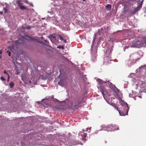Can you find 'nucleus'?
Listing matches in <instances>:
<instances>
[{
    "instance_id": "obj_1",
    "label": "nucleus",
    "mask_w": 146,
    "mask_h": 146,
    "mask_svg": "<svg viewBox=\"0 0 146 146\" xmlns=\"http://www.w3.org/2000/svg\"><path fill=\"white\" fill-rule=\"evenodd\" d=\"M121 107L119 109L118 107L116 106H114V107L119 111L121 115L125 116L128 113L129 106L127 103L124 102L123 101L121 102Z\"/></svg>"
},
{
    "instance_id": "obj_2",
    "label": "nucleus",
    "mask_w": 146,
    "mask_h": 146,
    "mask_svg": "<svg viewBox=\"0 0 146 146\" xmlns=\"http://www.w3.org/2000/svg\"><path fill=\"white\" fill-rule=\"evenodd\" d=\"M143 37L139 38L138 40L133 43V45L134 47L140 48L145 46Z\"/></svg>"
},
{
    "instance_id": "obj_3",
    "label": "nucleus",
    "mask_w": 146,
    "mask_h": 146,
    "mask_svg": "<svg viewBox=\"0 0 146 146\" xmlns=\"http://www.w3.org/2000/svg\"><path fill=\"white\" fill-rule=\"evenodd\" d=\"M97 52V49L96 48H92V60H93V61H94V60L96 59V58L97 56V55L96 54Z\"/></svg>"
},
{
    "instance_id": "obj_4",
    "label": "nucleus",
    "mask_w": 146,
    "mask_h": 146,
    "mask_svg": "<svg viewBox=\"0 0 146 146\" xmlns=\"http://www.w3.org/2000/svg\"><path fill=\"white\" fill-rule=\"evenodd\" d=\"M103 127L102 129L105 128L103 129L104 130H107L108 131H111L113 130H117L119 129V127H117L116 128V129H113V126L112 125H108L104 126H102Z\"/></svg>"
},
{
    "instance_id": "obj_5",
    "label": "nucleus",
    "mask_w": 146,
    "mask_h": 146,
    "mask_svg": "<svg viewBox=\"0 0 146 146\" xmlns=\"http://www.w3.org/2000/svg\"><path fill=\"white\" fill-rule=\"evenodd\" d=\"M139 9H140L139 8L137 7L134 9H133L129 11V13L131 15H133L135 14V13L137 12L138 11Z\"/></svg>"
},
{
    "instance_id": "obj_6",
    "label": "nucleus",
    "mask_w": 146,
    "mask_h": 146,
    "mask_svg": "<svg viewBox=\"0 0 146 146\" xmlns=\"http://www.w3.org/2000/svg\"><path fill=\"white\" fill-rule=\"evenodd\" d=\"M138 85L141 88H143L146 87L145 83L142 81H139L138 82Z\"/></svg>"
},
{
    "instance_id": "obj_7",
    "label": "nucleus",
    "mask_w": 146,
    "mask_h": 146,
    "mask_svg": "<svg viewBox=\"0 0 146 146\" xmlns=\"http://www.w3.org/2000/svg\"><path fill=\"white\" fill-rule=\"evenodd\" d=\"M80 103V101L72 102L71 103L72 107H77Z\"/></svg>"
},
{
    "instance_id": "obj_8",
    "label": "nucleus",
    "mask_w": 146,
    "mask_h": 146,
    "mask_svg": "<svg viewBox=\"0 0 146 146\" xmlns=\"http://www.w3.org/2000/svg\"><path fill=\"white\" fill-rule=\"evenodd\" d=\"M100 91L101 92L102 94L104 97L105 93L106 92V88L103 86H101L100 87Z\"/></svg>"
},
{
    "instance_id": "obj_9",
    "label": "nucleus",
    "mask_w": 146,
    "mask_h": 146,
    "mask_svg": "<svg viewBox=\"0 0 146 146\" xmlns=\"http://www.w3.org/2000/svg\"><path fill=\"white\" fill-rule=\"evenodd\" d=\"M144 0H139L137 1V3L139 4L138 5L137 7L140 9L142 7V4Z\"/></svg>"
},
{
    "instance_id": "obj_10",
    "label": "nucleus",
    "mask_w": 146,
    "mask_h": 146,
    "mask_svg": "<svg viewBox=\"0 0 146 146\" xmlns=\"http://www.w3.org/2000/svg\"><path fill=\"white\" fill-rule=\"evenodd\" d=\"M110 86V88L114 92H116V91L115 90L116 87L115 85H113L111 83Z\"/></svg>"
},
{
    "instance_id": "obj_11",
    "label": "nucleus",
    "mask_w": 146,
    "mask_h": 146,
    "mask_svg": "<svg viewBox=\"0 0 146 146\" xmlns=\"http://www.w3.org/2000/svg\"><path fill=\"white\" fill-rule=\"evenodd\" d=\"M111 6L110 4H108L105 7V8L108 10H110L111 9Z\"/></svg>"
},
{
    "instance_id": "obj_12",
    "label": "nucleus",
    "mask_w": 146,
    "mask_h": 146,
    "mask_svg": "<svg viewBox=\"0 0 146 146\" xmlns=\"http://www.w3.org/2000/svg\"><path fill=\"white\" fill-rule=\"evenodd\" d=\"M14 83L12 82H10L9 83V85L10 86V88H13L14 86Z\"/></svg>"
},
{
    "instance_id": "obj_13",
    "label": "nucleus",
    "mask_w": 146,
    "mask_h": 146,
    "mask_svg": "<svg viewBox=\"0 0 146 146\" xmlns=\"http://www.w3.org/2000/svg\"><path fill=\"white\" fill-rule=\"evenodd\" d=\"M19 7L21 9H26V7L22 5V4L20 5Z\"/></svg>"
},
{
    "instance_id": "obj_14",
    "label": "nucleus",
    "mask_w": 146,
    "mask_h": 146,
    "mask_svg": "<svg viewBox=\"0 0 146 146\" xmlns=\"http://www.w3.org/2000/svg\"><path fill=\"white\" fill-rule=\"evenodd\" d=\"M56 36H57V37H59L61 41L63 40V37L60 35L58 34L56 35Z\"/></svg>"
},
{
    "instance_id": "obj_15",
    "label": "nucleus",
    "mask_w": 146,
    "mask_h": 146,
    "mask_svg": "<svg viewBox=\"0 0 146 146\" xmlns=\"http://www.w3.org/2000/svg\"><path fill=\"white\" fill-rule=\"evenodd\" d=\"M56 36H57V37H59L61 41L63 40V37L60 35L58 34L56 35Z\"/></svg>"
},
{
    "instance_id": "obj_16",
    "label": "nucleus",
    "mask_w": 146,
    "mask_h": 146,
    "mask_svg": "<svg viewBox=\"0 0 146 146\" xmlns=\"http://www.w3.org/2000/svg\"><path fill=\"white\" fill-rule=\"evenodd\" d=\"M56 36H57V37H59L61 41L63 40V37L60 35L58 34L56 35Z\"/></svg>"
},
{
    "instance_id": "obj_17",
    "label": "nucleus",
    "mask_w": 146,
    "mask_h": 146,
    "mask_svg": "<svg viewBox=\"0 0 146 146\" xmlns=\"http://www.w3.org/2000/svg\"><path fill=\"white\" fill-rule=\"evenodd\" d=\"M17 3L19 7L20 5H22L21 1L20 0H17L16 2Z\"/></svg>"
},
{
    "instance_id": "obj_18",
    "label": "nucleus",
    "mask_w": 146,
    "mask_h": 146,
    "mask_svg": "<svg viewBox=\"0 0 146 146\" xmlns=\"http://www.w3.org/2000/svg\"><path fill=\"white\" fill-rule=\"evenodd\" d=\"M81 134L82 135V136H83L84 137H86V136L87 135V134L86 133H84L83 132H82L81 133Z\"/></svg>"
},
{
    "instance_id": "obj_19",
    "label": "nucleus",
    "mask_w": 146,
    "mask_h": 146,
    "mask_svg": "<svg viewBox=\"0 0 146 146\" xmlns=\"http://www.w3.org/2000/svg\"><path fill=\"white\" fill-rule=\"evenodd\" d=\"M57 48H58L62 49H63L64 48V47L63 46L61 45H59L58 47Z\"/></svg>"
},
{
    "instance_id": "obj_20",
    "label": "nucleus",
    "mask_w": 146,
    "mask_h": 146,
    "mask_svg": "<svg viewBox=\"0 0 146 146\" xmlns=\"http://www.w3.org/2000/svg\"><path fill=\"white\" fill-rule=\"evenodd\" d=\"M144 40V42L145 43L144 45L145 46H146V37H143Z\"/></svg>"
},
{
    "instance_id": "obj_21",
    "label": "nucleus",
    "mask_w": 146,
    "mask_h": 146,
    "mask_svg": "<svg viewBox=\"0 0 146 146\" xmlns=\"http://www.w3.org/2000/svg\"><path fill=\"white\" fill-rule=\"evenodd\" d=\"M31 27H32L29 26L28 25L26 26V29H30L31 28Z\"/></svg>"
},
{
    "instance_id": "obj_22",
    "label": "nucleus",
    "mask_w": 146,
    "mask_h": 146,
    "mask_svg": "<svg viewBox=\"0 0 146 146\" xmlns=\"http://www.w3.org/2000/svg\"><path fill=\"white\" fill-rule=\"evenodd\" d=\"M0 79L2 81H5L6 80L3 77H1L0 78Z\"/></svg>"
},
{
    "instance_id": "obj_23",
    "label": "nucleus",
    "mask_w": 146,
    "mask_h": 146,
    "mask_svg": "<svg viewBox=\"0 0 146 146\" xmlns=\"http://www.w3.org/2000/svg\"><path fill=\"white\" fill-rule=\"evenodd\" d=\"M3 11H4V13H7V9L6 8H4L3 9Z\"/></svg>"
},
{
    "instance_id": "obj_24",
    "label": "nucleus",
    "mask_w": 146,
    "mask_h": 146,
    "mask_svg": "<svg viewBox=\"0 0 146 146\" xmlns=\"http://www.w3.org/2000/svg\"><path fill=\"white\" fill-rule=\"evenodd\" d=\"M58 84L62 86V80H60L58 82Z\"/></svg>"
},
{
    "instance_id": "obj_25",
    "label": "nucleus",
    "mask_w": 146,
    "mask_h": 146,
    "mask_svg": "<svg viewBox=\"0 0 146 146\" xmlns=\"http://www.w3.org/2000/svg\"><path fill=\"white\" fill-rule=\"evenodd\" d=\"M30 38L31 40H33V41H35L36 40V39H35V38H34L33 37H31Z\"/></svg>"
},
{
    "instance_id": "obj_26",
    "label": "nucleus",
    "mask_w": 146,
    "mask_h": 146,
    "mask_svg": "<svg viewBox=\"0 0 146 146\" xmlns=\"http://www.w3.org/2000/svg\"><path fill=\"white\" fill-rule=\"evenodd\" d=\"M115 90L116 91L115 92H120L119 90L116 87L115 88Z\"/></svg>"
},
{
    "instance_id": "obj_27",
    "label": "nucleus",
    "mask_w": 146,
    "mask_h": 146,
    "mask_svg": "<svg viewBox=\"0 0 146 146\" xmlns=\"http://www.w3.org/2000/svg\"><path fill=\"white\" fill-rule=\"evenodd\" d=\"M7 52H8L9 56H11V52L9 51H7Z\"/></svg>"
},
{
    "instance_id": "obj_28",
    "label": "nucleus",
    "mask_w": 146,
    "mask_h": 146,
    "mask_svg": "<svg viewBox=\"0 0 146 146\" xmlns=\"http://www.w3.org/2000/svg\"><path fill=\"white\" fill-rule=\"evenodd\" d=\"M4 73L5 74H7V76H8V75H9L8 73L6 71V70H5L4 71Z\"/></svg>"
},
{
    "instance_id": "obj_29",
    "label": "nucleus",
    "mask_w": 146,
    "mask_h": 146,
    "mask_svg": "<svg viewBox=\"0 0 146 146\" xmlns=\"http://www.w3.org/2000/svg\"><path fill=\"white\" fill-rule=\"evenodd\" d=\"M9 79H10V76H9V75H8V79H7V82H9Z\"/></svg>"
},
{
    "instance_id": "obj_30",
    "label": "nucleus",
    "mask_w": 146,
    "mask_h": 146,
    "mask_svg": "<svg viewBox=\"0 0 146 146\" xmlns=\"http://www.w3.org/2000/svg\"><path fill=\"white\" fill-rule=\"evenodd\" d=\"M63 40L64 41V42L65 43H66L67 42H66V40H64L63 39Z\"/></svg>"
},
{
    "instance_id": "obj_31",
    "label": "nucleus",
    "mask_w": 146,
    "mask_h": 146,
    "mask_svg": "<svg viewBox=\"0 0 146 146\" xmlns=\"http://www.w3.org/2000/svg\"><path fill=\"white\" fill-rule=\"evenodd\" d=\"M29 82L30 84H31L32 83V82L31 80H29Z\"/></svg>"
},
{
    "instance_id": "obj_32",
    "label": "nucleus",
    "mask_w": 146,
    "mask_h": 146,
    "mask_svg": "<svg viewBox=\"0 0 146 146\" xmlns=\"http://www.w3.org/2000/svg\"><path fill=\"white\" fill-rule=\"evenodd\" d=\"M2 50H0V54H2Z\"/></svg>"
},
{
    "instance_id": "obj_33",
    "label": "nucleus",
    "mask_w": 146,
    "mask_h": 146,
    "mask_svg": "<svg viewBox=\"0 0 146 146\" xmlns=\"http://www.w3.org/2000/svg\"><path fill=\"white\" fill-rule=\"evenodd\" d=\"M3 13V12L1 11L0 12V13L1 15H2Z\"/></svg>"
},
{
    "instance_id": "obj_34",
    "label": "nucleus",
    "mask_w": 146,
    "mask_h": 146,
    "mask_svg": "<svg viewBox=\"0 0 146 146\" xmlns=\"http://www.w3.org/2000/svg\"><path fill=\"white\" fill-rule=\"evenodd\" d=\"M30 5L32 7H33V5L32 4H30Z\"/></svg>"
},
{
    "instance_id": "obj_35",
    "label": "nucleus",
    "mask_w": 146,
    "mask_h": 146,
    "mask_svg": "<svg viewBox=\"0 0 146 146\" xmlns=\"http://www.w3.org/2000/svg\"><path fill=\"white\" fill-rule=\"evenodd\" d=\"M102 82L103 83H106V82Z\"/></svg>"
},
{
    "instance_id": "obj_36",
    "label": "nucleus",
    "mask_w": 146,
    "mask_h": 146,
    "mask_svg": "<svg viewBox=\"0 0 146 146\" xmlns=\"http://www.w3.org/2000/svg\"><path fill=\"white\" fill-rule=\"evenodd\" d=\"M41 38H43V37H41Z\"/></svg>"
}]
</instances>
